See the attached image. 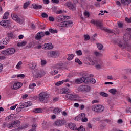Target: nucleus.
<instances>
[{
    "mask_svg": "<svg viewBox=\"0 0 131 131\" xmlns=\"http://www.w3.org/2000/svg\"><path fill=\"white\" fill-rule=\"evenodd\" d=\"M2 42L3 45H8L9 42H10V39H9V37H7L6 38H4L2 39Z\"/></svg>",
    "mask_w": 131,
    "mask_h": 131,
    "instance_id": "27",
    "label": "nucleus"
},
{
    "mask_svg": "<svg viewBox=\"0 0 131 131\" xmlns=\"http://www.w3.org/2000/svg\"><path fill=\"white\" fill-rule=\"evenodd\" d=\"M95 56H96V57H102L103 56V54L100 52H95L94 53Z\"/></svg>",
    "mask_w": 131,
    "mask_h": 131,
    "instance_id": "45",
    "label": "nucleus"
},
{
    "mask_svg": "<svg viewBox=\"0 0 131 131\" xmlns=\"http://www.w3.org/2000/svg\"><path fill=\"white\" fill-rule=\"evenodd\" d=\"M35 86H36V84H35V83H33L29 84V88L31 89V90H33Z\"/></svg>",
    "mask_w": 131,
    "mask_h": 131,
    "instance_id": "36",
    "label": "nucleus"
},
{
    "mask_svg": "<svg viewBox=\"0 0 131 131\" xmlns=\"http://www.w3.org/2000/svg\"><path fill=\"white\" fill-rule=\"evenodd\" d=\"M53 48V45L51 43H47L43 45V49L44 50H52Z\"/></svg>",
    "mask_w": 131,
    "mask_h": 131,
    "instance_id": "15",
    "label": "nucleus"
},
{
    "mask_svg": "<svg viewBox=\"0 0 131 131\" xmlns=\"http://www.w3.org/2000/svg\"><path fill=\"white\" fill-rule=\"evenodd\" d=\"M86 73H84L82 74V77L76 79L75 80V82L77 84H80V83H82V82H84L86 79Z\"/></svg>",
    "mask_w": 131,
    "mask_h": 131,
    "instance_id": "10",
    "label": "nucleus"
},
{
    "mask_svg": "<svg viewBox=\"0 0 131 131\" xmlns=\"http://www.w3.org/2000/svg\"><path fill=\"white\" fill-rule=\"evenodd\" d=\"M84 37L85 38V40L86 41V40H90V36L89 35H85L84 36Z\"/></svg>",
    "mask_w": 131,
    "mask_h": 131,
    "instance_id": "58",
    "label": "nucleus"
},
{
    "mask_svg": "<svg viewBox=\"0 0 131 131\" xmlns=\"http://www.w3.org/2000/svg\"><path fill=\"white\" fill-rule=\"evenodd\" d=\"M53 111L54 114H58V113H60V112L61 111V109L59 108H55Z\"/></svg>",
    "mask_w": 131,
    "mask_h": 131,
    "instance_id": "32",
    "label": "nucleus"
},
{
    "mask_svg": "<svg viewBox=\"0 0 131 131\" xmlns=\"http://www.w3.org/2000/svg\"><path fill=\"white\" fill-rule=\"evenodd\" d=\"M25 21V19L23 18H18L17 20H16V22L17 23H19V24H23L24 23V21Z\"/></svg>",
    "mask_w": 131,
    "mask_h": 131,
    "instance_id": "29",
    "label": "nucleus"
},
{
    "mask_svg": "<svg viewBox=\"0 0 131 131\" xmlns=\"http://www.w3.org/2000/svg\"><path fill=\"white\" fill-rule=\"evenodd\" d=\"M121 3L124 4V5H129L131 3V0H121Z\"/></svg>",
    "mask_w": 131,
    "mask_h": 131,
    "instance_id": "31",
    "label": "nucleus"
},
{
    "mask_svg": "<svg viewBox=\"0 0 131 131\" xmlns=\"http://www.w3.org/2000/svg\"><path fill=\"white\" fill-rule=\"evenodd\" d=\"M100 96H102V97H108V94L105 92H100Z\"/></svg>",
    "mask_w": 131,
    "mask_h": 131,
    "instance_id": "47",
    "label": "nucleus"
},
{
    "mask_svg": "<svg viewBox=\"0 0 131 131\" xmlns=\"http://www.w3.org/2000/svg\"><path fill=\"white\" fill-rule=\"evenodd\" d=\"M9 24H10V20H2L0 22V25L1 26H3V27H5L7 28L8 26H9Z\"/></svg>",
    "mask_w": 131,
    "mask_h": 131,
    "instance_id": "17",
    "label": "nucleus"
},
{
    "mask_svg": "<svg viewBox=\"0 0 131 131\" xmlns=\"http://www.w3.org/2000/svg\"><path fill=\"white\" fill-rule=\"evenodd\" d=\"M84 15L85 17H88V18L90 17V13L88 11H85L84 12Z\"/></svg>",
    "mask_w": 131,
    "mask_h": 131,
    "instance_id": "56",
    "label": "nucleus"
},
{
    "mask_svg": "<svg viewBox=\"0 0 131 131\" xmlns=\"http://www.w3.org/2000/svg\"><path fill=\"white\" fill-rule=\"evenodd\" d=\"M23 63L22 61H19L18 62L16 66V68L17 69H21V65H22Z\"/></svg>",
    "mask_w": 131,
    "mask_h": 131,
    "instance_id": "42",
    "label": "nucleus"
},
{
    "mask_svg": "<svg viewBox=\"0 0 131 131\" xmlns=\"http://www.w3.org/2000/svg\"><path fill=\"white\" fill-rule=\"evenodd\" d=\"M5 119L6 121H8L9 122V121H11V120L15 119V115H14V114H11L9 116H8Z\"/></svg>",
    "mask_w": 131,
    "mask_h": 131,
    "instance_id": "23",
    "label": "nucleus"
},
{
    "mask_svg": "<svg viewBox=\"0 0 131 131\" xmlns=\"http://www.w3.org/2000/svg\"><path fill=\"white\" fill-rule=\"evenodd\" d=\"M30 5V2L29 1L27 2L24 4L23 8L25 10L26 9H27V7Z\"/></svg>",
    "mask_w": 131,
    "mask_h": 131,
    "instance_id": "34",
    "label": "nucleus"
},
{
    "mask_svg": "<svg viewBox=\"0 0 131 131\" xmlns=\"http://www.w3.org/2000/svg\"><path fill=\"white\" fill-rule=\"evenodd\" d=\"M74 119L77 121L81 120L82 122H86L88 120V118L85 117V113H84L79 114Z\"/></svg>",
    "mask_w": 131,
    "mask_h": 131,
    "instance_id": "5",
    "label": "nucleus"
},
{
    "mask_svg": "<svg viewBox=\"0 0 131 131\" xmlns=\"http://www.w3.org/2000/svg\"><path fill=\"white\" fill-rule=\"evenodd\" d=\"M91 22L93 24H94V25H96L97 27H99L101 30H104V31L107 32V33H113V31L103 27V23H102V22L95 20H92Z\"/></svg>",
    "mask_w": 131,
    "mask_h": 131,
    "instance_id": "2",
    "label": "nucleus"
},
{
    "mask_svg": "<svg viewBox=\"0 0 131 131\" xmlns=\"http://www.w3.org/2000/svg\"><path fill=\"white\" fill-rule=\"evenodd\" d=\"M30 27L32 28V29H35L36 28L35 25L33 23L31 24Z\"/></svg>",
    "mask_w": 131,
    "mask_h": 131,
    "instance_id": "53",
    "label": "nucleus"
},
{
    "mask_svg": "<svg viewBox=\"0 0 131 131\" xmlns=\"http://www.w3.org/2000/svg\"><path fill=\"white\" fill-rule=\"evenodd\" d=\"M68 58H67V60H68V61H71V60L73 59L74 55L72 54H70L68 55Z\"/></svg>",
    "mask_w": 131,
    "mask_h": 131,
    "instance_id": "35",
    "label": "nucleus"
},
{
    "mask_svg": "<svg viewBox=\"0 0 131 131\" xmlns=\"http://www.w3.org/2000/svg\"><path fill=\"white\" fill-rule=\"evenodd\" d=\"M21 124V122L19 120L12 121L11 122L9 123L8 124L4 122L3 123L4 127H8V128H10L12 129L13 127H17Z\"/></svg>",
    "mask_w": 131,
    "mask_h": 131,
    "instance_id": "3",
    "label": "nucleus"
},
{
    "mask_svg": "<svg viewBox=\"0 0 131 131\" xmlns=\"http://www.w3.org/2000/svg\"><path fill=\"white\" fill-rule=\"evenodd\" d=\"M64 19H65L64 16H62V15H59L56 17L55 20L57 22H62V21H64Z\"/></svg>",
    "mask_w": 131,
    "mask_h": 131,
    "instance_id": "26",
    "label": "nucleus"
},
{
    "mask_svg": "<svg viewBox=\"0 0 131 131\" xmlns=\"http://www.w3.org/2000/svg\"><path fill=\"white\" fill-rule=\"evenodd\" d=\"M92 110L95 112H103L104 106L101 105H94L92 106Z\"/></svg>",
    "mask_w": 131,
    "mask_h": 131,
    "instance_id": "6",
    "label": "nucleus"
},
{
    "mask_svg": "<svg viewBox=\"0 0 131 131\" xmlns=\"http://www.w3.org/2000/svg\"><path fill=\"white\" fill-rule=\"evenodd\" d=\"M68 81H69V79H67L66 80H62L61 81H58L55 83V85H57V86H60V85H62V84H63L64 82H68Z\"/></svg>",
    "mask_w": 131,
    "mask_h": 131,
    "instance_id": "24",
    "label": "nucleus"
},
{
    "mask_svg": "<svg viewBox=\"0 0 131 131\" xmlns=\"http://www.w3.org/2000/svg\"><path fill=\"white\" fill-rule=\"evenodd\" d=\"M43 3L45 5H48V4H50V0H43Z\"/></svg>",
    "mask_w": 131,
    "mask_h": 131,
    "instance_id": "62",
    "label": "nucleus"
},
{
    "mask_svg": "<svg viewBox=\"0 0 131 131\" xmlns=\"http://www.w3.org/2000/svg\"><path fill=\"white\" fill-rule=\"evenodd\" d=\"M49 55L52 58H57L59 56V53L56 51H51Z\"/></svg>",
    "mask_w": 131,
    "mask_h": 131,
    "instance_id": "21",
    "label": "nucleus"
},
{
    "mask_svg": "<svg viewBox=\"0 0 131 131\" xmlns=\"http://www.w3.org/2000/svg\"><path fill=\"white\" fill-rule=\"evenodd\" d=\"M78 90L81 93H87V92L91 91V87L88 85H81L78 88Z\"/></svg>",
    "mask_w": 131,
    "mask_h": 131,
    "instance_id": "8",
    "label": "nucleus"
},
{
    "mask_svg": "<svg viewBox=\"0 0 131 131\" xmlns=\"http://www.w3.org/2000/svg\"><path fill=\"white\" fill-rule=\"evenodd\" d=\"M45 36V32H39L35 36V39L36 40H40L42 37Z\"/></svg>",
    "mask_w": 131,
    "mask_h": 131,
    "instance_id": "14",
    "label": "nucleus"
},
{
    "mask_svg": "<svg viewBox=\"0 0 131 131\" xmlns=\"http://www.w3.org/2000/svg\"><path fill=\"white\" fill-rule=\"evenodd\" d=\"M69 128L72 130H77V127L76 126V124L74 123H70L68 124Z\"/></svg>",
    "mask_w": 131,
    "mask_h": 131,
    "instance_id": "19",
    "label": "nucleus"
},
{
    "mask_svg": "<svg viewBox=\"0 0 131 131\" xmlns=\"http://www.w3.org/2000/svg\"><path fill=\"white\" fill-rule=\"evenodd\" d=\"M49 98V94L47 92H41L39 94V100L40 102H43Z\"/></svg>",
    "mask_w": 131,
    "mask_h": 131,
    "instance_id": "9",
    "label": "nucleus"
},
{
    "mask_svg": "<svg viewBox=\"0 0 131 131\" xmlns=\"http://www.w3.org/2000/svg\"><path fill=\"white\" fill-rule=\"evenodd\" d=\"M33 112L35 113H40L41 112V109L40 108H35L33 110Z\"/></svg>",
    "mask_w": 131,
    "mask_h": 131,
    "instance_id": "43",
    "label": "nucleus"
},
{
    "mask_svg": "<svg viewBox=\"0 0 131 131\" xmlns=\"http://www.w3.org/2000/svg\"><path fill=\"white\" fill-rule=\"evenodd\" d=\"M62 13H63V10H58L56 12V14H62Z\"/></svg>",
    "mask_w": 131,
    "mask_h": 131,
    "instance_id": "64",
    "label": "nucleus"
},
{
    "mask_svg": "<svg viewBox=\"0 0 131 131\" xmlns=\"http://www.w3.org/2000/svg\"><path fill=\"white\" fill-rule=\"evenodd\" d=\"M12 17L13 20H14V21H16V22L18 20V18H19L18 17V15H17V14H13L12 15Z\"/></svg>",
    "mask_w": 131,
    "mask_h": 131,
    "instance_id": "37",
    "label": "nucleus"
},
{
    "mask_svg": "<svg viewBox=\"0 0 131 131\" xmlns=\"http://www.w3.org/2000/svg\"><path fill=\"white\" fill-rule=\"evenodd\" d=\"M65 123H66V121L64 120H59L55 122V125L58 127L63 126Z\"/></svg>",
    "mask_w": 131,
    "mask_h": 131,
    "instance_id": "13",
    "label": "nucleus"
},
{
    "mask_svg": "<svg viewBox=\"0 0 131 131\" xmlns=\"http://www.w3.org/2000/svg\"><path fill=\"white\" fill-rule=\"evenodd\" d=\"M118 26L119 28H122V27H123V24L122 23H119L118 24Z\"/></svg>",
    "mask_w": 131,
    "mask_h": 131,
    "instance_id": "61",
    "label": "nucleus"
},
{
    "mask_svg": "<svg viewBox=\"0 0 131 131\" xmlns=\"http://www.w3.org/2000/svg\"><path fill=\"white\" fill-rule=\"evenodd\" d=\"M32 7H33V9H34V10H39L42 8V5H37L36 4H33Z\"/></svg>",
    "mask_w": 131,
    "mask_h": 131,
    "instance_id": "25",
    "label": "nucleus"
},
{
    "mask_svg": "<svg viewBox=\"0 0 131 131\" xmlns=\"http://www.w3.org/2000/svg\"><path fill=\"white\" fill-rule=\"evenodd\" d=\"M89 81L91 83L95 84V83H96V79H95V78H91L89 79Z\"/></svg>",
    "mask_w": 131,
    "mask_h": 131,
    "instance_id": "46",
    "label": "nucleus"
},
{
    "mask_svg": "<svg viewBox=\"0 0 131 131\" xmlns=\"http://www.w3.org/2000/svg\"><path fill=\"white\" fill-rule=\"evenodd\" d=\"M34 76L36 77V78H38V77H41V74L40 73V71H38L36 72L34 74Z\"/></svg>",
    "mask_w": 131,
    "mask_h": 131,
    "instance_id": "28",
    "label": "nucleus"
},
{
    "mask_svg": "<svg viewBox=\"0 0 131 131\" xmlns=\"http://www.w3.org/2000/svg\"><path fill=\"white\" fill-rule=\"evenodd\" d=\"M76 54H77V56H81L82 52H81V50H78L76 51Z\"/></svg>",
    "mask_w": 131,
    "mask_h": 131,
    "instance_id": "49",
    "label": "nucleus"
},
{
    "mask_svg": "<svg viewBox=\"0 0 131 131\" xmlns=\"http://www.w3.org/2000/svg\"><path fill=\"white\" fill-rule=\"evenodd\" d=\"M16 53V49L14 48H9L6 50L2 51L1 54L2 55H7L10 56V55H14Z\"/></svg>",
    "mask_w": 131,
    "mask_h": 131,
    "instance_id": "4",
    "label": "nucleus"
},
{
    "mask_svg": "<svg viewBox=\"0 0 131 131\" xmlns=\"http://www.w3.org/2000/svg\"><path fill=\"white\" fill-rule=\"evenodd\" d=\"M123 40H124L125 43L124 44H121V43H119L118 46L119 48H122V49H125L127 51H129L130 49V45L128 44V41L131 39V35L128 33H126L123 36Z\"/></svg>",
    "mask_w": 131,
    "mask_h": 131,
    "instance_id": "1",
    "label": "nucleus"
},
{
    "mask_svg": "<svg viewBox=\"0 0 131 131\" xmlns=\"http://www.w3.org/2000/svg\"><path fill=\"white\" fill-rule=\"evenodd\" d=\"M36 66L35 64H30L29 67L31 69H35Z\"/></svg>",
    "mask_w": 131,
    "mask_h": 131,
    "instance_id": "59",
    "label": "nucleus"
},
{
    "mask_svg": "<svg viewBox=\"0 0 131 131\" xmlns=\"http://www.w3.org/2000/svg\"><path fill=\"white\" fill-rule=\"evenodd\" d=\"M32 105V102L31 101H28L23 103L21 105V108H26L27 107H30Z\"/></svg>",
    "mask_w": 131,
    "mask_h": 131,
    "instance_id": "20",
    "label": "nucleus"
},
{
    "mask_svg": "<svg viewBox=\"0 0 131 131\" xmlns=\"http://www.w3.org/2000/svg\"><path fill=\"white\" fill-rule=\"evenodd\" d=\"M32 127L29 131H36V129L35 128H36V124H33L32 125Z\"/></svg>",
    "mask_w": 131,
    "mask_h": 131,
    "instance_id": "44",
    "label": "nucleus"
},
{
    "mask_svg": "<svg viewBox=\"0 0 131 131\" xmlns=\"http://www.w3.org/2000/svg\"><path fill=\"white\" fill-rule=\"evenodd\" d=\"M125 21L126 22H128V23H131V17L130 18H128V17H126L125 18Z\"/></svg>",
    "mask_w": 131,
    "mask_h": 131,
    "instance_id": "63",
    "label": "nucleus"
},
{
    "mask_svg": "<svg viewBox=\"0 0 131 131\" xmlns=\"http://www.w3.org/2000/svg\"><path fill=\"white\" fill-rule=\"evenodd\" d=\"M78 131H85V128L82 126H80L78 128H77Z\"/></svg>",
    "mask_w": 131,
    "mask_h": 131,
    "instance_id": "48",
    "label": "nucleus"
},
{
    "mask_svg": "<svg viewBox=\"0 0 131 131\" xmlns=\"http://www.w3.org/2000/svg\"><path fill=\"white\" fill-rule=\"evenodd\" d=\"M51 2L53 4H56V5H59V3H60L59 0H51Z\"/></svg>",
    "mask_w": 131,
    "mask_h": 131,
    "instance_id": "50",
    "label": "nucleus"
},
{
    "mask_svg": "<svg viewBox=\"0 0 131 131\" xmlns=\"http://www.w3.org/2000/svg\"><path fill=\"white\" fill-rule=\"evenodd\" d=\"M23 84L20 82H16L14 83L13 85V88L14 90H18V89H20L21 86H22Z\"/></svg>",
    "mask_w": 131,
    "mask_h": 131,
    "instance_id": "16",
    "label": "nucleus"
},
{
    "mask_svg": "<svg viewBox=\"0 0 131 131\" xmlns=\"http://www.w3.org/2000/svg\"><path fill=\"white\" fill-rule=\"evenodd\" d=\"M75 61L76 63H78L79 65H81L82 64V62H81V61H80V60H79L78 58L76 59Z\"/></svg>",
    "mask_w": 131,
    "mask_h": 131,
    "instance_id": "51",
    "label": "nucleus"
},
{
    "mask_svg": "<svg viewBox=\"0 0 131 131\" xmlns=\"http://www.w3.org/2000/svg\"><path fill=\"white\" fill-rule=\"evenodd\" d=\"M64 99H67V100H70V101H76L77 100V96L76 94H67L64 96Z\"/></svg>",
    "mask_w": 131,
    "mask_h": 131,
    "instance_id": "11",
    "label": "nucleus"
},
{
    "mask_svg": "<svg viewBox=\"0 0 131 131\" xmlns=\"http://www.w3.org/2000/svg\"><path fill=\"white\" fill-rule=\"evenodd\" d=\"M97 46L99 50H101L103 49V45L98 43L97 45Z\"/></svg>",
    "mask_w": 131,
    "mask_h": 131,
    "instance_id": "52",
    "label": "nucleus"
},
{
    "mask_svg": "<svg viewBox=\"0 0 131 131\" xmlns=\"http://www.w3.org/2000/svg\"><path fill=\"white\" fill-rule=\"evenodd\" d=\"M41 16L42 17V18H48V14L46 13H42L41 14Z\"/></svg>",
    "mask_w": 131,
    "mask_h": 131,
    "instance_id": "57",
    "label": "nucleus"
},
{
    "mask_svg": "<svg viewBox=\"0 0 131 131\" xmlns=\"http://www.w3.org/2000/svg\"><path fill=\"white\" fill-rule=\"evenodd\" d=\"M64 5L71 11H75L76 10V5L74 4L71 2H67Z\"/></svg>",
    "mask_w": 131,
    "mask_h": 131,
    "instance_id": "12",
    "label": "nucleus"
},
{
    "mask_svg": "<svg viewBox=\"0 0 131 131\" xmlns=\"http://www.w3.org/2000/svg\"><path fill=\"white\" fill-rule=\"evenodd\" d=\"M49 32L53 34L57 33L58 30H57L56 29L54 30L53 29H50Z\"/></svg>",
    "mask_w": 131,
    "mask_h": 131,
    "instance_id": "41",
    "label": "nucleus"
},
{
    "mask_svg": "<svg viewBox=\"0 0 131 131\" xmlns=\"http://www.w3.org/2000/svg\"><path fill=\"white\" fill-rule=\"evenodd\" d=\"M107 125H106V123H102L99 127L100 129H104V128H105V127H106Z\"/></svg>",
    "mask_w": 131,
    "mask_h": 131,
    "instance_id": "38",
    "label": "nucleus"
},
{
    "mask_svg": "<svg viewBox=\"0 0 131 131\" xmlns=\"http://www.w3.org/2000/svg\"><path fill=\"white\" fill-rule=\"evenodd\" d=\"M8 37L9 39H10V38L11 39H15V38H18V36L16 35L15 34H14L12 32H11V33H9L8 34Z\"/></svg>",
    "mask_w": 131,
    "mask_h": 131,
    "instance_id": "22",
    "label": "nucleus"
},
{
    "mask_svg": "<svg viewBox=\"0 0 131 131\" xmlns=\"http://www.w3.org/2000/svg\"><path fill=\"white\" fill-rule=\"evenodd\" d=\"M49 20L51 22H54V21H55V18H54V17L50 16L49 17Z\"/></svg>",
    "mask_w": 131,
    "mask_h": 131,
    "instance_id": "60",
    "label": "nucleus"
},
{
    "mask_svg": "<svg viewBox=\"0 0 131 131\" xmlns=\"http://www.w3.org/2000/svg\"><path fill=\"white\" fill-rule=\"evenodd\" d=\"M109 92L112 94V95H116L117 93V90L116 89H111L109 90Z\"/></svg>",
    "mask_w": 131,
    "mask_h": 131,
    "instance_id": "30",
    "label": "nucleus"
},
{
    "mask_svg": "<svg viewBox=\"0 0 131 131\" xmlns=\"http://www.w3.org/2000/svg\"><path fill=\"white\" fill-rule=\"evenodd\" d=\"M47 64V61L45 60H41V66H45Z\"/></svg>",
    "mask_w": 131,
    "mask_h": 131,
    "instance_id": "55",
    "label": "nucleus"
},
{
    "mask_svg": "<svg viewBox=\"0 0 131 131\" xmlns=\"http://www.w3.org/2000/svg\"><path fill=\"white\" fill-rule=\"evenodd\" d=\"M51 75H56V74H57V73H59V71H58V70H53L51 71Z\"/></svg>",
    "mask_w": 131,
    "mask_h": 131,
    "instance_id": "40",
    "label": "nucleus"
},
{
    "mask_svg": "<svg viewBox=\"0 0 131 131\" xmlns=\"http://www.w3.org/2000/svg\"><path fill=\"white\" fill-rule=\"evenodd\" d=\"M60 93L62 95L69 94L70 93V90L68 88H63L60 90Z\"/></svg>",
    "mask_w": 131,
    "mask_h": 131,
    "instance_id": "18",
    "label": "nucleus"
},
{
    "mask_svg": "<svg viewBox=\"0 0 131 131\" xmlns=\"http://www.w3.org/2000/svg\"><path fill=\"white\" fill-rule=\"evenodd\" d=\"M8 17H9V12H6L4 14V16H3L4 20H7V19H8Z\"/></svg>",
    "mask_w": 131,
    "mask_h": 131,
    "instance_id": "39",
    "label": "nucleus"
},
{
    "mask_svg": "<svg viewBox=\"0 0 131 131\" xmlns=\"http://www.w3.org/2000/svg\"><path fill=\"white\" fill-rule=\"evenodd\" d=\"M27 43L26 41H22L21 42H18L17 43V47H23V46H26Z\"/></svg>",
    "mask_w": 131,
    "mask_h": 131,
    "instance_id": "33",
    "label": "nucleus"
},
{
    "mask_svg": "<svg viewBox=\"0 0 131 131\" xmlns=\"http://www.w3.org/2000/svg\"><path fill=\"white\" fill-rule=\"evenodd\" d=\"M17 78L20 77V78H24V77H25V75L23 74H20L17 75Z\"/></svg>",
    "mask_w": 131,
    "mask_h": 131,
    "instance_id": "54",
    "label": "nucleus"
},
{
    "mask_svg": "<svg viewBox=\"0 0 131 131\" xmlns=\"http://www.w3.org/2000/svg\"><path fill=\"white\" fill-rule=\"evenodd\" d=\"M59 26H61V27H72L73 22L71 20L63 21L59 23Z\"/></svg>",
    "mask_w": 131,
    "mask_h": 131,
    "instance_id": "7",
    "label": "nucleus"
}]
</instances>
